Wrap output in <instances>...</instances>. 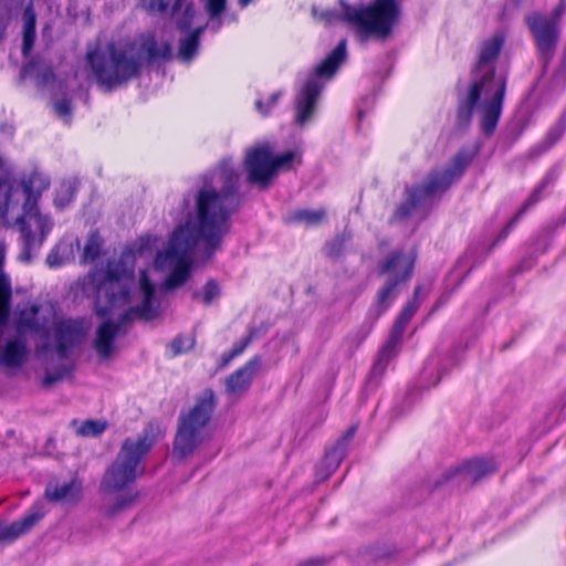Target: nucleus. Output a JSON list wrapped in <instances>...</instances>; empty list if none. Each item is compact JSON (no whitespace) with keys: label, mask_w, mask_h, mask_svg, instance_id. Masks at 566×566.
Returning a JSON list of instances; mask_svg holds the SVG:
<instances>
[{"label":"nucleus","mask_w":566,"mask_h":566,"mask_svg":"<svg viewBox=\"0 0 566 566\" xmlns=\"http://www.w3.org/2000/svg\"><path fill=\"white\" fill-rule=\"evenodd\" d=\"M44 516L39 507H32L23 517L10 524L0 522V543L9 544L29 533Z\"/></svg>","instance_id":"f3484780"},{"label":"nucleus","mask_w":566,"mask_h":566,"mask_svg":"<svg viewBox=\"0 0 566 566\" xmlns=\"http://www.w3.org/2000/svg\"><path fill=\"white\" fill-rule=\"evenodd\" d=\"M220 294L219 285L210 280L201 291L193 293V298H199L205 305H210Z\"/></svg>","instance_id":"72a5a7b5"},{"label":"nucleus","mask_w":566,"mask_h":566,"mask_svg":"<svg viewBox=\"0 0 566 566\" xmlns=\"http://www.w3.org/2000/svg\"><path fill=\"white\" fill-rule=\"evenodd\" d=\"M281 96V92H275L273 93L270 98L268 99L266 104H264V102L262 99H258L255 102V107L256 109L263 114V115H266L269 113V111L271 109V107H273L277 99L280 98Z\"/></svg>","instance_id":"a19ab883"},{"label":"nucleus","mask_w":566,"mask_h":566,"mask_svg":"<svg viewBox=\"0 0 566 566\" xmlns=\"http://www.w3.org/2000/svg\"><path fill=\"white\" fill-rule=\"evenodd\" d=\"M565 127H566V119L562 118L556 124V126L551 130L549 137H552L554 140H557L564 134Z\"/></svg>","instance_id":"a18cd8bd"},{"label":"nucleus","mask_w":566,"mask_h":566,"mask_svg":"<svg viewBox=\"0 0 566 566\" xmlns=\"http://www.w3.org/2000/svg\"><path fill=\"white\" fill-rule=\"evenodd\" d=\"M261 366L260 357L251 358L244 366L232 373L226 379V394L231 399H238L250 388L254 376Z\"/></svg>","instance_id":"dca6fc26"},{"label":"nucleus","mask_w":566,"mask_h":566,"mask_svg":"<svg viewBox=\"0 0 566 566\" xmlns=\"http://www.w3.org/2000/svg\"><path fill=\"white\" fill-rule=\"evenodd\" d=\"M525 23L534 38L538 51L543 54H551L559 36L556 21L539 12H532L525 17Z\"/></svg>","instance_id":"4468645a"},{"label":"nucleus","mask_w":566,"mask_h":566,"mask_svg":"<svg viewBox=\"0 0 566 566\" xmlns=\"http://www.w3.org/2000/svg\"><path fill=\"white\" fill-rule=\"evenodd\" d=\"M23 43L22 54L28 56L35 41L36 15L32 3H29L23 11Z\"/></svg>","instance_id":"393cba45"},{"label":"nucleus","mask_w":566,"mask_h":566,"mask_svg":"<svg viewBox=\"0 0 566 566\" xmlns=\"http://www.w3.org/2000/svg\"><path fill=\"white\" fill-rule=\"evenodd\" d=\"M413 250L395 251L381 265V273L386 274L389 280H397L400 283L410 276L415 262Z\"/></svg>","instance_id":"a211bd4d"},{"label":"nucleus","mask_w":566,"mask_h":566,"mask_svg":"<svg viewBox=\"0 0 566 566\" xmlns=\"http://www.w3.org/2000/svg\"><path fill=\"white\" fill-rule=\"evenodd\" d=\"M71 426L74 428L77 436L98 437L105 431L107 423L103 420L87 419L82 422L73 420Z\"/></svg>","instance_id":"cd10ccee"},{"label":"nucleus","mask_w":566,"mask_h":566,"mask_svg":"<svg viewBox=\"0 0 566 566\" xmlns=\"http://www.w3.org/2000/svg\"><path fill=\"white\" fill-rule=\"evenodd\" d=\"M196 17V10L192 4H187L182 11V13L177 17L176 24L179 30H188Z\"/></svg>","instance_id":"e433bc0d"},{"label":"nucleus","mask_w":566,"mask_h":566,"mask_svg":"<svg viewBox=\"0 0 566 566\" xmlns=\"http://www.w3.org/2000/svg\"><path fill=\"white\" fill-rule=\"evenodd\" d=\"M103 245V239L97 231H92L88 234L86 243L83 249L82 262L90 263L94 262L101 253Z\"/></svg>","instance_id":"7c9ffc66"},{"label":"nucleus","mask_w":566,"mask_h":566,"mask_svg":"<svg viewBox=\"0 0 566 566\" xmlns=\"http://www.w3.org/2000/svg\"><path fill=\"white\" fill-rule=\"evenodd\" d=\"M496 470V463L493 459H474L462 463L458 468L450 469L446 472L449 480L455 475H462L467 480L476 481Z\"/></svg>","instance_id":"aec40b11"},{"label":"nucleus","mask_w":566,"mask_h":566,"mask_svg":"<svg viewBox=\"0 0 566 566\" xmlns=\"http://www.w3.org/2000/svg\"><path fill=\"white\" fill-rule=\"evenodd\" d=\"M355 433V427H352L345 436H343L334 448L326 452L322 465L325 468V472L318 470V476L324 480L331 475L340 464L343 459L346 457L347 446L349 440Z\"/></svg>","instance_id":"412c9836"},{"label":"nucleus","mask_w":566,"mask_h":566,"mask_svg":"<svg viewBox=\"0 0 566 566\" xmlns=\"http://www.w3.org/2000/svg\"><path fill=\"white\" fill-rule=\"evenodd\" d=\"M239 172L230 161L201 176L192 193V211L172 231L166 247L157 252L155 268L167 272L163 285L154 286L144 274V322L161 315L164 295L186 283L198 249L211 255L230 229V217L238 209Z\"/></svg>","instance_id":"f257e3e1"},{"label":"nucleus","mask_w":566,"mask_h":566,"mask_svg":"<svg viewBox=\"0 0 566 566\" xmlns=\"http://www.w3.org/2000/svg\"><path fill=\"white\" fill-rule=\"evenodd\" d=\"M135 261L134 252L125 249L118 258L109 260L105 268L95 269L85 277L84 289L96 292L95 312L98 316H113L117 308L129 303Z\"/></svg>","instance_id":"20e7f679"},{"label":"nucleus","mask_w":566,"mask_h":566,"mask_svg":"<svg viewBox=\"0 0 566 566\" xmlns=\"http://www.w3.org/2000/svg\"><path fill=\"white\" fill-rule=\"evenodd\" d=\"M336 243H337V241L333 242V243L328 247V253H329L331 255H334V254H336V253H337V251H333V248H334V245H335Z\"/></svg>","instance_id":"09e8293b"},{"label":"nucleus","mask_w":566,"mask_h":566,"mask_svg":"<svg viewBox=\"0 0 566 566\" xmlns=\"http://www.w3.org/2000/svg\"><path fill=\"white\" fill-rule=\"evenodd\" d=\"M252 0H239V4L244 8L247 7Z\"/></svg>","instance_id":"3c124183"},{"label":"nucleus","mask_w":566,"mask_h":566,"mask_svg":"<svg viewBox=\"0 0 566 566\" xmlns=\"http://www.w3.org/2000/svg\"><path fill=\"white\" fill-rule=\"evenodd\" d=\"M171 0H147L148 10L150 12L164 14L168 11Z\"/></svg>","instance_id":"37998d69"},{"label":"nucleus","mask_w":566,"mask_h":566,"mask_svg":"<svg viewBox=\"0 0 566 566\" xmlns=\"http://www.w3.org/2000/svg\"><path fill=\"white\" fill-rule=\"evenodd\" d=\"M214 405L213 392L206 390L187 412L179 416L171 452L174 459L185 460L191 457L210 438L208 423Z\"/></svg>","instance_id":"0eeeda50"},{"label":"nucleus","mask_w":566,"mask_h":566,"mask_svg":"<svg viewBox=\"0 0 566 566\" xmlns=\"http://www.w3.org/2000/svg\"><path fill=\"white\" fill-rule=\"evenodd\" d=\"M326 212L324 209L311 210V209H297L291 211L286 217L285 221L291 224H302L306 227H313L319 224L325 219Z\"/></svg>","instance_id":"a878e982"},{"label":"nucleus","mask_w":566,"mask_h":566,"mask_svg":"<svg viewBox=\"0 0 566 566\" xmlns=\"http://www.w3.org/2000/svg\"><path fill=\"white\" fill-rule=\"evenodd\" d=\"M140 463L142 437L125 439L115 460L102 476L101 492L114 494L130 489L138 479Z\"/></svg>","instance_id":"9d476101"},{"label":"nucleus","mask_w":566,"mask_h":566,"mask_svg":"<svg viewBox=\"0 0 566 566\" xmlns=\"http://www.w3.org/2000/svg\"><path fill=\"white\" fill-rule=\"evenodd\" d=\"M545 186V182H543L539 187H537L534 192L531 195V197L527 199V201L525 202V205L521 208V210L517 212V214L515 216V218L507 224L506 229L503 231L502 233V237L505 238L507 235V232L510 230V228L513 226V223L516 221V219L525 211V209L535 203L537 200H538V193L539 191L542 190V188H544Z\"/></svg>","instance_id":"ea45409f"},{"label":"nucleus","mask_w":566,"mask_h":566,"mask_svg":"<svg viewBox=\"0 0 566 566\" xmlns=\"http://www.w3.org/2000/svg\"><path fill=\"white\" fill-rule=\"evenodd\" d=\"M49 185L48 177L38 171L32 172L21 186L18 185L19 195L24 198L23 214L17 219L23 239V251L19 259L27 263L32 261L53 227L51 218L42 214L38 208V197Z\"/></svg>","instance_id":"423d86ee"},{"label":"nucleus","mask_w":566,"mask_h":566,"mask_svg":"<svg viewBox=\"0 0 566 566\" xmlns=\"http://www.w3.org/2000/svg\"><path fill=\"white\" fill-rule=\"evenodd\" d=\"M565 9H566L565 0H560L558 7L555 9V11L553 12V15L551 18L557 22V20L560 18V15L565 12Z\"/></svg>","instance_id":"49530a36"},{"label":"nucleus","mask_w":566,"mask_h":566,"mask_svg":"<svg viewBox=\"0 0 566 566\" xmlns=\"http://www.w3.org/2000/svg\"><path fill=\"white\" fill-rule=\"evenodd\" d=\"M82 494V483L77 479L60 483L50 481L45 488L44 495L49 501L75 504Z\"/></svg>","instance_id":"6ab92c4d"},{"label":"nucleus","mask_w":566,"mask_h":566,"mask_svg":"<svg viewBox=\"0 0 566 566\" xmlns=\"http://www.w3.org/2000/svg\"><path fill=\"white\" fill-rule=\"evenodd\" d=\"M419 293H420V287H417L413 293V298L411 301H409L403 306L402 311L398 315V317L392 326L389 339L381 347V349L379 350L378 357H377L376 361L374 363V366H373L374 375L381 376L386 371L389 363L397 356L398 350H399V344H400L401 337L403 335L405 328L419 307V302H418Z\"/></svg>","instance_id":"f8f14e48"},{"label":"nucleus","mask_w":566,"mask_h":566,"mask_svg":"<svg viewBox=\"0 0 566 566\" xmlns=\"http://www.w3.org/2000/svg\"><path fill=\"white\" fill-rule=\"evenodd\" d=\"M98 86L111 92L138 75L142 66V40L109 42L86 53Z\"/></svg>","instance_id":"39448f33"},{"label":"nucleus","mask_w":566,"mask_h":566,"mask_svg":"<svg viewBox=\"0 0 566 566\" xmlns=\"http://www.w3.org/2000/svg\"><path fill=\"white\" fill-rule=\"evenodd\" d=\"M85 328L82 322L66 319L59 322L54 329V350L62 360L69 357L71 350L82 343Z\"/></svg>","instance_id":"2eb2a0df"},{"label":"nucleus","mask_w":566,"mask_h":566,"mask_svg":"<svg viewBox=\"0 0 566 566\" xmlns=\"http://www.w3.org/2000/svg\"><path fill=\"white\" fill-rule=\"evenodd\" d=\"M469 163L470 157L459 153L446 168L430 171L421 185L408 190L407 199L398 213L408 217L421 212L437 195L446 191L461 177Z\"/></svg>","instance_id":"6e6552de"},{"label":"nucleus","mask_w":566,"mask_h":566,"mask_svg":"<svg viewBox=\"0 0 566 566\" xmlns=\"http://www.w3.org/2000/svg\"><path fill=\"white\" fill-rule=\"evenodd\" d=\"M346 59V41L342 40L337 46L322 61L314 73L300 88L294 102V122L298 126H305L312 122L325 80L331 78L338 66Z\"/></svg>","instance_id":"1a4fd4ad"},{"label":"nucleus","mask_w":566,"mask_h":566,"mask_svg":"<svg viewBox=\"0 0 566 566\" xmlns=\"http://www.w3.org/2000/svg\"><path fill=\"white\" fill-rule=\"evenodd\" d=\"M142 318V307L135 306L120 314L118 323L112 319L104 321L97 328L93 347L101 359L109 358L115 352V338L125 331L126 324Z\"/></svg>","instance_id":"ddd939ff"},{"label":"nucleus","mask_w":566,"mask_h":566,"mask_svg":"<svg viewBox=\"0 0 566 566\" xmlns=\"http://www.w3.org/2000/svg\"><path fill=\"white\" fill-rule=\"evenodd\" d=\"M196 344L192 335H178L167 346V353L170 357H176L190 352Z\"/></svg>","instance_id":"2f4dec72"},{"label":"nucleus","mask_w":566,"mask_h":566,"mask_svg":"<svg viewBox=\"0 0 566 566\" xmlns=\"http://www.w3.org/2000/svg\"><path fill=\"white\" fill-rule=\"evenodd\" d=\"M70 370L71 367L66 363L61 364L56 369L48 368L43 384L45 386H50L56 381H60L70 373Z\"/></svg>","instance_id":"c9c22d12"},{"label":"nucleus","mask_w":566,"mask_h":566,"mask_svg":"<svg viewBox=\"0 0 566 566\" xmlns=\"http://www.w3.org/2000/svg\"><path fill=\"white\" fill-rule=\"evenodd\" d=\"M148 244H149V239H148V238L146 239V238L144 237V243H143L144 250L146 249V247H147Z\"/></svg>","instance_id":"864d4df0"},{"label":"nucleus","mask_w":566,"mask_h":566,"mask_svg":"<svg viewBox=\"0 0 566 566\" xmlns=\"http://www.w3.org/2000/svg\"><path fill=\"white\" fill-rule=\"evenodd\" d=\"M77 190V181L75 179L64 180L56 189L54 203L57 208L66 207L74 198Z\"/></svg>","instance_id":"c756f323"},{"label":"nucleus","mask_w":566,"mask_h":566,"mask_svg":"<svg viewBox=\"0 0 566 566\" xmlns=\"http://www.w3.org/2000/svg\"><path fill=\"white\" fill-rule=\"evenodd\" d=\"M249 340H250V338H245L241 343L235 344L233 346V348L231 349V352H229L228 354H223V356H222L223 365H227L231 359H233L234 357L242 354L244 352L245 347L248 346Z\"/></svg>","instance_id":"79ce46f5"},{"label":"nucleus","mask_w":566,"mask_h":566,"mask_svg":"<svg viewBox=\"0 0 566 566\" xmlns=\"http://www.w3.org/2000/svg\"><path fill=\"white\" fill-rule=\"evenodd\" d=\"M125 506L124 501H118L107 510V515L112 516Z\"/></svg>","instance_id":"de8ad7c7"},{"label":"nucleus","mask_w":566,"mask_h":566,"mask_svg":"<svg viewBox=\"0 0 566 566\" xmlns=\"http://www.w3.org/2000/svg\"><path fill=\"white\" fill-rule=\"evenodd\" d=\"M220 27H221V23H220V22H217V23H212L211 29H212L214 32H218V31H219V29H220Z\"/></svg>","instance_id":"8fccbe9b"},{"label":"nucleus","mask_w":566,"mask_h":566,"mask_svg":"<svg viewBox=\"0 0 566 566\" xmlns=\"http://www.w3.org/2000/svg\"><path fill=\"white\" fill-rule=\"evenodd\" d=\"M54 111L57 116L66 117L71 114L70 101L64 98L54 103Z\"/></svg>","instance_id":"c03bdc74"},{"label":"nucleus","mask_w":566,"mask_h":566,"mask_svg":"<svg viewBox=\"0 0 566 566\" xmlns=\"http://www.w3.org/2000/svg\"><path fill=\"white\" fill-rule=\"evenodd\" d=\"M227 0H206V11L211 20L217 19L224 10Z\"/></svg>","instance_id":"58836bf2"},{"label":"nucleus","mask_w":566,"mask_h":566,"mask_svg":"<svg viewBox=\"0 0 566 566\" xmlns=\"http://www.w3.org/2000/svg\"><path fill=\"white\" fill-rule=\"evenodd\" d=\"M398 284L397 280L387 279L385 285L378 291L377 315H380L388 308L391 301L395 298V289Z\"/></svg>","instance_id":"473e14b6"},{"label":"nucleus","mask_w":566,"mask_h":566,"mask_svg":"<svg viewBox=\"0 0 566 566\" xmlns=\"http://www.w3.org/2000/svg\"><path fill=\"white\" fill-rule=\"evenodd\" d=\"M148 63H161L172 57L171 45L169 41L154 36L144 40V59Z\"/></svg>","instance_id":"5701e85b"},{"label":"nucleus","mask_w":566,"mask_h":566,"mask_svg":"<svg viewBox=\"0 0 566 566\" xmlns=\"http://www.w3.org/2000/svg\"><path fill=\"white\" fill-rule=\"evenodd\" d=\"M28 356L27 343L22 337L10 339L2 349L0 363L9 368L20 367Z\"/></svg>","instance_id":"4be33fe9"},{"label":"nucleus","mask_w":566,"mask_h":566,"mask_svg":"<svg viewBox=\"0 0 566 566\" xmlns=\"http://www.w3.org/2000/svg\"><path fill=\"white\" fill-rule=\"evenodd\" d=\"M11 281L9 275L0 272V321L4 322L10 312L11 305Z\"/></svg>","instance_id":"c85d7f7f"},{"label":"nucleus","mask_w":566,"mask_h":566,"mask_svg":"<svg viewBox=\"0 0 566 566\" xmlns=\"http://www.w3.org/2000/svg\"><path fill=\"white\" fill-rule=\"evenodd\" d=\"M296 156V151L293 150L274 156L268 144L255 145L245 151L247 178L249 182L265 189L280 170L291 168Z\"/></svg>","instance_id":"9b49d317"},{"label":"nucleus","mask_w":566,"mask_h":566,"mask_svg":"<svg viewBox=\"0 0 566 566\" xmlns=\"http://www.w3.org/2000/svg\"><path fill=\"white\" fill-rule=\"evenodd\" d=\"M19 193V186H13L7 180H0V218L4 217L13 205L18 203L15 197Z\"/></svg>","instance_id":"bb28decb"},{"label":"nucleus","mask_w":566,"mask_h":566,"mask_svg":"<svg viewBox=\"0 0 566 566\" xmlns=\"http://www.w3.org/2000/svg\"><path fill=\"white\" fill-rule=\"evenodd\" d=\"M67 260V247L56 245L46 256V264L50 268L63 265Z\"/></svg>","instance_id":"f704fd0d"},{"label":"nucleus","mask_w":566,"mask_h":566,"mask_svg":"<svg viewBox=\"0 0 566 566\" xmlns=\"http://www.w3.org/2000/svg\"><path fill=\"white\" fill-rule=\"evenodd\" d=\"M187 206H190V198L185 199Z\"/></svg>","instance_id":"5fc2aeb1"},{"label":"nucleus","mask_w":566,"mask_h":566,"mask_svg":"<svg viewBox=\"0 0 566 566\" xmlns=\"http://www.w3.org/2000/svg\"><path fill=\"white\" fill-rule=\"evenodd\" d=\"M503 44L504 35L501 33L493 34L481 44L472 84L458 112L460 120L468 123L475 111L485 134L493 133L502 112L506 75L496 70L495 63Z\"/></svg>","instance_id":"f03ea898"},{"label":"nucleus","mask_w":566,"mask_h":566,"mask_svg":"<svg viewBox=\"0 0 566 566\" xmlns=\"http://www.w3.org/2000/svg\"><path fill=\"white\" fill-rule=\"evenodd\" d=\"M147 429L149 431V433H147V436H149V437H144V448L146 447L147 441H148V447H149L153 442H155L157 439H159L164 434V431H165L161 423H159L157 421L149 422Z\"/></svg>","instance_id":"4c0bfd02"},{"label":"nucleus","mask_w":566,"mask_h":566,"mask_svg":"<svg viewBox=\"0 0 566 566\" xmlns=\"http://www.w3.org/2000/svg\"><path fill=\"white\" fill-rule=\"evenodd\" d=\"M179 6H180V0H176L172 11L176 12L178 10Z\"/></svg>","instance_id":"603ef678"},{"label":"nucleus","mask_w":566,"mask_h":566,"mask_svg":"<svg viewBox=\"0 0 566 566\" xmlns=\"http://www.w3.org/2000/svg\"><path fill=\"white\" fill-rule=\"evenodd\" d=\"M402 0H373L369 4L353 7L343 0L339 9L322 10L313 7L314 18L324 25L346 22L357 33L386 40L401 18Z\"/></svg>","instance_id":"7ed1b4c3"},{"label":"nucleus","mask_w":566,"mask_h":566,"mask_svg":"<svg viewBox=\"0 0 566 566\" xmlns=\"http://www.w3.org/2000/svg\"><path fill=\"white\" fill-rule=\"evenodd\" d=\"M205 29L206 25H199L191 33L179 40V48L176 55L179 61L189 63L195 59L198 53L200 36Z\"/></svg>","instance_id":"b1692460"}]
</instances>
